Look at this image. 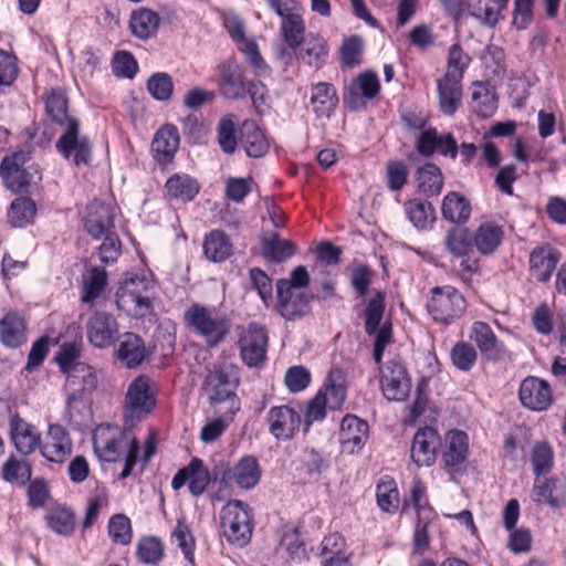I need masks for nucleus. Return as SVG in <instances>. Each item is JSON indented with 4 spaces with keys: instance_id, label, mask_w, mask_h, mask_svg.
<instances>
[{
    "instance_id": "f257e3e1",
    "label": "nucleus",
    "mask_w": 566,
    "mask_h": 566,
    "mask_svg": "<svg viewBox=\"0 0 566 566\" xmlns=\"http://www.w3.org/2000/svg\"><path fill=\"white\" fill-rule=\"evenodd\" d=\"M44 108L51 122L66 130L56 142V150L75 167L90 166L93 144L87 136H80V120L69 114V97L65 88L55 86L44 98Z\"/></svg>"
},
{
    "instance_id": "f03ea898",
    "label": "nucleus",
    "mask_w": 566,
    "mask_h": 566,
    "mask_svg": "<svg viewBox=\"0 0 566 566\" xmlns=\"http://www.w3.org/2000/svg\"><path fill=\"white\" fill-rule=\"evenodd\" d=\"M281 32L296 60L315 70L326 64L329 54L327 41L321 34L310 33L305 36V24L301 15H291L285 23H281Z\"/></svg>"
},
{
    "instance_id": "7ed1b4c3",
    "label": "nucleus",
    "mask_w": 566,
    "mask_h": 566,
    "mask_svg": "<svg viewBox=\"0 0 566 566\" xmlns=\"http://www.w3.org/2000/svg\"><path fill=\"white\" fill-rule=\"evenodd\" d=\"M186 326L195 334L205 338L208 347L220 345L231 331V319L226 314H219L214 308L193 303L185 314Z\"/></svg>"
},
{
    "instance_id": "20e7f679",
    "label": "nucleus",
    "mask_w": 566,
    "mask_h": 566,
    "mask_svg": "<svg viewBox=\"0 0 566 566\" xmlns=\"http://www.w3.org/2000/svg\"><path fill=\"white\" fill-rule=\"evenodd\" d=\"M156 402L155 382L146 375L135 378L125 397V424L133 426L134 422L145 419L155 409Z\"/></svg>"
},
{
    "instance_id": "39448f33",
    "label": "nucleus",
    "mask_w": 566,
    "mask_h": 566,
    "mask_svg": "<svg viewBox=\"0 0 566 566\" xmlns=\"http://www.w3.org/2000/svg\"><path fill=\"white\" fill-rule=\"evenodd\" d=\"M238 386V369L230 364H223L209 370L203 381V390L208 395L210 405L230 401L232 411L239 409L235 396Z\"/></svg>"
},
{
    "instance_id": "423d86ee",
    "label": "nucleus",
    "mask_w": 566,
    "mask_h": 566,
    "mask_svg": "<svg viewBox=\"0 0 566 566\" xmlns=\"http://www.w3.org/2000/svg\"><path fill=\"white\" fill-rule=\"evenodd\" d=\"M221 527L227 539L240 547L247 545L252 535V517L249 505L240 500L228 502L220 513Z\"/></svg>"
},
{
    "instance_id": "0eeeda50",
    "label": "nucleus",
    "mask_w": 566,
    "mask_h": 566,
    "mask_svg": "<svg viewBox=\"0 0 566 566\" xmlns=\"http://www.w3.org/2000/svg\"><path fill=\"white\" fill-rule=\"evenodd\" d=\"M467 302L463 295L453 286H436L427 303L428 313L437 322L449 325L459 319L464 313Z\"/></svg>"
},
{
    "instance_id": "6e6552de",
    "label": "nucleus",
    "mask_w": 566,
    "mask_h": 566,
    "mask_svg": "<svg viewBox=\"0 0 566 566\" xmlns=\"http://www.w3.org/2000/svg\"><path fill=\"white\" fill-rule=\"evenodd\" d=\"M380 82L376 72L367 70L352 80L343 93L344 107L350 113L363 111L367 101H371L380 93Z\"/></svg>"
},
{
    "instance_id": "1a4fd4ad",
    "label": "nucleus",
    "mask_w": 566,
    "mask_h": 566,
    "mask_svg": "<svg viewBox=\"0 0 566 566\" xmlns=\"http://www.w3.org/2000/svg\"><path fill=\"white\" fill-rule=\"evenodd\" d=\"M268 331L259 323H250L240 334V356L248 367H258L266 358Z\"/></svg>"
},
{
    "instance_id": "9d476101",
    "label": "nucleus",
    "mask_w": 566,
    "mask_h": 566,
    "mask_svg": "<svg viewBox=\"0 0 566 566\" xmlns=\"http://www.w3.org/2000/svg\"><path fill=\"white\" fill-rule=\"evenodd\" d=\"M379 381L382 395L389 401H403L409 396L411 379L400 361H387L380 369Z\"/></svg>"
},
{
    "instance_id": "9b49d317",
    "label": "nucleus",
    "mask_w": 566,
    "mask_h": 566,
    "mask_svg": "<svg viewBox=\"0 0 566 566\" xmlns=\"http://www.w3.org/2000/svg\"><path fill=\"white\" fill-rule=\"evenodd\" d=\"M216 480L217 476L210 473L203 461L195 457L186 467L177 471L172 478L171 488L177 491L188 482L190 494L199 497L207 491L208 485Z\"/></svg>"
},
{
    "instance_id": "f8f14e48",
    "label": "nucleus",
    "mask_w": 566,
    "mask_h": 566,
    "mask_svg": "<svg viewBox=\"0 0 566 566\" xmlns=\"http://www.w3.org/2000/svg\"><path fill=\"white\" fill-rule=\"evenodd\" d=\"M416 149L423 157L439 154L455 159L459 154V146L453 134H439L436 127H428L421 132L416 142Z\"/></svg>"
},
{
    "instance_id": "ddd939ff",
    "label": "nucleus",
    "mask_w": 566,
    "mask_h": 566,
    "mask_svg": "<svg viewBox=\"0 0 566 566\" xmlns=\"http://www.w3.org/2000/svg\"><path fill=\"white\" fill-rule=\"evenodd\" d=\"M266 421L269 432L277 440H291L302 424L301 415L285 405L270 408Z\"/></svg>"
},
{
    "instance_id": "4468645a",
    "label": "nucleus",
    "mask_w": 566,
    "mask_h": 566,
    "mask_svg": "<svg viewBox=\"0 0 566 566\" xmlns=\"http://www.w3.org/2000/svg\"><path fill=\"white\" fill-rule=\"evenodd\" d=\"M240 133V148L249 158H263L271 147L265 128H262L254 119H245L238 126Z\"/></svg>"
},
{
    "instance_id": "2eb2a0df",
    "label": "nucleus",
    "mask_w": 566,
    "mask_h": 566,
    "mask_svg": "<svg viewBox=\"0 0 566 566\" xmlns=\"http://www.w3.org/2000/svg\"><path fill=\"white\" fill-rule=\"evenodd\" d=\"M218 90L224 98L239 101L245 97L247 86L244 70L235 62L226 61L218 66Z\"/></svg>"
},
{
    "instance_id": "dca6fc26",
    "label": "nucleus",
    "mask_w": 566,
    "mask_h": 566,
    "mask_svg": "<svg viewBox=\"0 0 566 566\" xmlns=\"http://www.w3.org/2000/svg\"><path fill=\"white\" fill-rule=\"evenodd\" d=\"M22 134L27 136L28 140L21 148L2 158L0 177H11L13 174H18L17 177H32L24 165L31 160L34 151L32 140L38 134V128L35 126L25 127Z\"/></svg>"
},
{
    "instance_id": "f3484780",
    "label": "nucleus",
    "mask_w": 566,
    "mask_h": 566,
    "mask_svg": "<svg viewBox=\"0 0 566 566\" xmlns=\"http://www.w3.org/2000/svg\"><path fill=\"white\" fill-rule=\"evenodd\" d=\"M532 499L537 505H547L553 510L566 506V481L558 478H535Z\"/></svg>"
},
{
    "instance_id": "a211bd4d",
    "label": "nucleus",
    "mask_w": 566,
    "mask_h": 566,
    "mask_svg": "<svg viewBox=\"0 0 566 566\" xmlns=\"http://www.w3.org/2000/svg\"><path fill=\"white\" fill-rule=\"evenodd\" d=\"M137 281L143 283L137 277L125 280L124 285L119 287L116 294V304L127 315L135 318H144L151 313L153 305L148 296L142 295L135 289Z\"/></svg>"
},
{
    "instance_id": "6ab92c4d",
    "label": "nucleus",
    "mask_w": 566,
    "mask_h": 566,
    "mask_svg": "<svg viewBox=\"0 0 566 566\" xmlns=\"http://www.w3.org/2000/svg\"><path fill=\"white\" fill-rule=\"evenodd\" d=\"M518 396L521 403L533 411L546 410L553 401L549 384L534 376L522 380Z\"/></svg>"
},
{
    "instance_id": "aec40b11",
    "label": "nucleus",
    "mask_w": 566,
    "mask_h": 566,
    "mask_svg": "<svg viewBox=\"0 0 566 566\" xmlns=\"http://www.w3.org/2000/svg\"><path fill=\"white\" fill-rule=\"evenodd\" d=\"M441 439L436 429L424 427L417 430L411 444V459L417 467H430L434 463Z\"/></svg>"
},
{
    "instance_id": "412c9836",
    "label": "nucleus",
    "mask_w": 566,
    "mask_h": 566,
    "mask_svg": "<svg viewBox=\"0 0 566 566\" xmlns=\"http://www.w3.org/2000/svg\"><path fill=\"white\" fill-rule=\"evenodd\" d=\"M40 451L48 461L63 463L73 452V442L67 430L57 423L50 424Z\"/></svg>"
},
{
    "instance_id": "4be33fe9",
    "label": "nucleus",
    "mask_w": 566,
    "mask_h": 566,
    "mask_svg": "<svg viewBox=\"0 0 566 566\" xmlns=\"http://www.w3.org/2000/svg\"><path fill=\"white\" fill-rule=\"evenodd\" d=\"M180 145V135L176 125L164 124L154 136L151 142L153 157L161 166V171L170 164Z\"/></svg>"
},
{
    "instance_id": "5701e85b",
    "label": "nucleus",
    "mask_w": 566,
    "mask_h": 566,
    "mask_svg": "<svg viewBox=\"0 0 566 566\" xmlns=\"http://www.w3.org/2000/svg\"><path fill=\"white\" fill-rule=\"evenodd\" d=\"M87 338L98 348H106L114 344L118 333V324L113 315L103 311H95L87 321Z\"/></svg>"
},
{
    "instance_id": "b1692460",
    "label": "nucleus",
    "mask_w": 566,
    "mask_h": 566,
    "mask_svg": "<svg viewBox=\"0 0 566 566\" xmlns=\"http://www.w3.org/2000/svg\"><path fill=\"white\" fill-rule=\"evenodd\" d=\"M560 256V252L548 242L536 245L530 253L531 274L538 282L549 281Z\"/></svg>"
},
{
    "instance_id": "393cba45",
    "label": "nucleus",
    "mask_w": 566,
    "mask_h": 566,
    "mask_svg": "<svg viewBox=\"0 0 566 566\" xmlns=\"http://www.w3.org/2000/svg\"><path fill=\"white\" fill-rule=\"evenodd\" d=\"M28 340V324L22 313L8 311L0 319V342L4 347L18 348Z\"/></svg>"
},
{
    "instance_id": "a878e982",
    "label": "nucleus",
    "mask_w": 566,
    "mask_h": 566,
    "mask_svg": "<svg viewBox=\"0 0 566 566\" xmlns=\"http://www.w3.org/2000/svg\"><path fill=\"white\" fill-rule=\"evenodd\" d=\"M470 338L488 360L499 361L506 356L507 350L504 344L497 339L491 326L485 322L473 323Z\"/></svg>"
},
{
    "instance_id": "bb28decb",
    "label": "nucleus",
    "mask_w": 566,
    "mask_h": 566,
    "mask_svg": "<svg viewBox=\"0 0 566 566\" xmlns=\"http://www.w3.org/2000/svg\"><path fill=\"white\" fill-rule=\"evenodd\" d=\"M369 426L367 421L354 415H346L340 423L339 442L347 453L360 450L368 439Z\"/></svg>"
},
{
    "instance_id": "cd10ccee",
    "label": "nucleus",
    "mask_w": 566,
    "mask_h": 566,
    "mask_svg": "<svg viewBox=\"0 0 566 566\" xmlns=\"http://www.w3.org/2000/svg\"><path fill=\"white\" fill-rule=\"evenodd\" d=\"M468 451V434L461 430L448 431L446 434V446L441 455L446 470L450 473L458 472L467 460Z\"/></svg>"
},
{
    "instance_id": "c85d7f7f",
    "label": "nucleus",
    "mask_w": 566,
    "mask_h": 566,
    "mask_svg": "<svg viewBox=\"0 0 566 566\" xmlns=\"http://www.w3.org/2000/svg\"><path fill=\"white\" fill-rule=\"evenodd\" d=\"M115 356L126 368H137L147 357L144 339L135 333H124L118 338Z\"/></svg>"
},
{
    "instance_id": "c756f323",
    "label": "nucleus",
    "mask_w": 566,
    "mask_h": 566,
    "mask_svg": "<svg viewBox=\"0 0 566 566\" xmlns=\"http://www.w3.org/2000/svg\"><path fill=\"white\" fill-rule=\"evenodd\" d=\"M10 437L18 452L28 455L41 446V436L34 426L14 413L10 419Z\"/></svg>"
},
{
    "instance_id": "7c9ffc66",
    "label": "nucleus",
    "mask_w": 566,
    "mask_h": 566,
    "mask_svg": "<svg viewBox=\"0 0 566 566\" xmlns=\"http://www.w3.org/2000/svg\"><path fill=\"white\" fill-rule=\"evenodd\" d=\"M261 479L260 464L253 455L243 457L232 469L223 472L221 482L228 483L233 480L240 488L250 490Z\"/></svg>"
},
{
    "instance_id": "2f4dec72",
    "label": "nucleus",
    "mask_w": 566,
    "mask_h": 566,
    "mask_svg": "<svg viewBox=\"0 0 566 566\" xmlns=\"http://www.w3.org/2000/svg\"><path fill=\"white\" fill-rule=\"evenodd\" d=\"M311 104L316 118L329 119L339 103L335 85L328 82H318L311 85Z\"/></svg>"
},
{
    "instance_id": "473e14b6",
    "label": "nucleus",
    "mask_w": 566,
    "mask_h": 566,
    "mask_svg": "<svg viewBox=\"0 0 566 566\" xmlns=\"http://www.w3.org/2000/svg\"><path fill=\"white\" fill-rule=\"evenodd\" d=\"M114 216L112 209L101 201H93L87 206L85 229L94 238L101 239L107 233H114Z\"/></svg>"
},
{
    "instance_id": "72a5a7b5",
    "label": "nucleus",
    "mask_w": 566,
    "mask_h": 566,
    "mask_svg": "<svg viewBox=\"0 0 566 566\" xmlns=\"http://www.w3.org/2000/svg\"><path fill=\"white\" fill-rule=\"evenodd\" d=\"M120 433L111 426H99L93 434L94 452L101 461L115 462L119 457L118 436Z\"/></svg>"
},
{
    "instance_id": "f704fd0d",
    "label": "nucleus",
    "mask_w": 566,
    "mask_h": 566,
    "mask_svg": "<svg viewBox=\"0 0 566 566\" xmlns=\"http://www.w3.org/2000/svg\"><path fill=\"white\" fill-rule=\"evenodd\" d=\"M472 101L475 103L473 112L478 117L485 119L494 115L497 109L499 97L495 86L489 80L472 83Z\"/></svg>"
},
{
    "instance_id": "c9c22d12",
    "label": "nucleus",
    "mask_w": 566,
    "mask_h": 566,
    "mask_svg": "<svg viewBox=\"0 0 566 566\" xmlns=\"http://www.w3.org/2000/svg\"><path fill=\"white\" fill-rule=\"evenodd\" d=\"M504 237V231L501 226L493 221L482 222L472 235V245L482 255L493 254L501 245Z\"/></svg>"
},
{
    "instance_id": "e433bc0d",
    "label": "nucleus",
    "mask_w": 566,
    "mask_h": 566,
    "mask_svg": "<svg viewBox=\"0 0 566 566\" xmlns=\"http://www.w3.org/2000/svg\"><path fill=\"white\" fill-rule=\"evenodd\" d=\"M66 375L69 394L90 397L98 387L97 371L87 364L74 366Z\"/></svg>"
},
{
    "instance_id": "4c0bfd02",
    "label": "nucleus",
    "mask_w": 566,
    "mask_h": 566,
    "mask_svg": "<svg viewBox=\"0 0 566 566\" xmlns=\"http://www.w3.org/2000/svg\"><path fill=\"white\" fill-rule=\"evenodd\" d=\"M311 300L312 297L304 292L287 290L277 295L276 307L282 317L294 321L306 314Z\"/></svg>"
},
{
    "instance_id": "58836bf2",
    "label": "nucleus",
    "mask_w": 566,
    "mask_h": 566,
    "mask_svg": "<svg viewBox=\"0 0 566 566\" xmlns=\"http://www.w3.org/2000/svg\"><path fill=\"white\" fill-rule=\"evenodd\" d=\"M92 418L91 400L87 396L69 394L64 419L75 430H82L88 426Z\"/></svg>"
},
{
    "instance_id": "ea45409f",
    "label": "nucleus",
    "mask_w": 566,
    "mask_h": 566,
    "mask_svg": "<svg viewBox=\"0 0 566 566\" xmlns=\"http://www.w3.org/2000/svg\"><path fill=\"white\" fill-rule=\"evenodd\" d=\"M160 24L159 14L148 8L134 10L129 20L132 34L139 40H148L156 35Z\"/></svg>"
},
{
    "instance_id": "a19ab883",
    "label": "nucleus",
    "mask_w": 566,
    "mask_h": 566,
    "mask_svg": "<svg viewBox=\"0 0 566 566\" xmlns=\"http://www.w3.org/2000/svg\"><path fill=\"white\" fill-rule=\"evenodd\" d=\"M471 205L469 200L458 192H449L442 201L441 213L444 220L454 226H464L471 216Z\"/></svg>"
},
{
    "instance_id": "79ce46f5",
    "label": "nucleus",
    "mask_w": 566,
    "mask_h": 566,
    "mask_svg": "<svg viewBox=\"0 0 566 566\" xmlns=\"http://www.w3.org/2000/svg\"><path fill=\"white\" fill-rule=\"evenodd\" d=\"M444 250L453 258L468 256L472 252V234L467 227L452 226L443 239Z\"/></svg>"
},
{
    "instance_id": "37998d69",
    "label": "nucleus",
    "mask_w": 566,
    "mask_h": 566,
    "mask_svg": "<svg viewBox=\"0 0 566 566\" xmlns=\"http://www.w3.org/2000/svg\"><path fill=\"white\" fill-rule=\"evenodd\" d=\"M203 252L213 262H223L231 256L233 244L222 230H212L205 238Z\"/></svg>"
},
{
    "instance_id": "c03bdc74",
    "label": "nucleus",
    "mask_w": 566,
    "mask_h": 566,
    "mask_svg": "<svg viewBox=\"0 0 566 566\" xmlns=\"http://www.w3.org/2000/svg\"><path fill=\"white\" fill-rule=\"evenodd\" d=\"M440 111L453 116L461 106L462 88L460 82H449L444 76L437 81Z\"/></svg>"
},
{
    "instance_id": "a18cd8bd",
    "label": "nucleus",
    "mask_w": 566,
    "mask_h": 566,
    "mask_svg": "<svg viewBox=\"0 0 566 566\" xmlns=\"http://www.w3.org/2000/svg\"><path fill=\"white\" fill-rule=\"evenodd\" d=\"M261 249L266 260L276 263L292 258L296 252L295 243L291 240H282L276 232L262 240Z\"/></svg>"
},
{
    "instance_id": "49530a36",
    "label": "nucleus",
    "mask_w": 566,
    "mask_h": 566,
    "mask_svg": "<svg viewBox=\"0 0 566 566\" xmlns=\"http://www.w3.org/2000/svg\"><path fill=\"white\" fill-rule=\"evenodd\" d=\"M36 214L35 202L27 197L14 199L8 211V221L14 228H23L33 222Z\"/></svg>"
},
{
    "instance_id": "de8ad7c7",
    "label": "nucleus",
    "mask_w": 566,
    "mask_h": 566,
    "mask_svg": "<svg viewBox=\"0 0 566 566\" xmlns=\"http://www.w3.org/2000/svg\"><path fill=\"white\" fill-rule=\"evenodd\" d=\"M470 62L471 56L463 52L460 43H453L448 51V70L443 75L444 80L461 82Z\"/></svg>"
},
{
    "instance_id": "09e8293b",
    "label": "nucleus",
    "mask_w": 566,
    "mask_h": 566,
    "mask_svg": "<svg viewBox=\"0 0 566 566\" xmlns=\"http://www.w3.org/2000/svg\"><path fill=\"white\" fill-rule=\"evenodd\" d=\"M406 212L410 222L419 230L431 228L436 220L434 209L428 201H409L406 205Z\"/></svg>"
},
{
    "instance_id": "8fccbe9b",
    "label": "nucleus",
    "mask_w": 566,
    "mask_h": 566,
    "mask_svg": "<svg viewBox=\"0 0 566 566\" xmlns=\"http://www.w3.org/2000/svg\"><path fill=\"white\" fill-rule=\"evenodd\" d=\"M343 373L340 369H334L328 375V385L323 391L324 399L328 405V409L338 410L342 408L346 399V386L342 382Z\"/></svg>"
},
{
    "instance_id": "3c124183",
    "label": "nucleus",
    "mask_w": 566,
    "mask_h": 566,
    "mask_svg": "<svg viewBox=\"0 0 566 566\" xmlns=\"http://www.w3.org/2000/svg\"><path fill=\"white\" fill-rule=\"evenodd\" d=\"M146 88L155 101L168 102L175 90L172 76L166 72L153 73L146 82Z\"/></svg>"
},
{
    "instance_id": "603ef678",
    "label": "nucleus",
    "mask_w": 566,
    "mask_h": 566,
    "mask_svg": "<svg viewBox=\"0 0 566 566\" xmlns=\"http://www.w3.org/2000/svg\"><path fill=\"white\" fill-rule=\"evenodd\" d=\"M531 462L535 478L549 473L554 467V451L547 441H538L534 444Z\"/></svg>"
},
{
    "instance_id": "864d4df0",
    "label": "nucleus",
    "mask_w": 566,
    "mask_h": 566,
    "mask_svg": "<svg viewBox=\"0 0 566 566\" xmlns=\"http://www.w3.org/2000/svg\"><path fill=\"white\" fill-rule=\"evenodd\" d=\"M489 4L483 0H467L465 14L474 18L483 25L494 28L499 23L502 12L496 6L490 7Z\"/></svg>"
},
{
    "instance_id": "5fc2aeb1",
    "label": "nucleus",
    "mask_w": 566,
    "mask_h": 566,
    "mask_svg": "<svg viewBox=\"0 0 566 566\" xmlns=\"http://www.w3.org/2000/svg\"><path fill=\"white\" fill-rule=\"evenodd\" d=\"M340 65L353 69L363 61L364 41L360 35L353 34L343 40L339 48Z\"/></svg>"
},
{
    "instance_id": "6e6d98bb",
    "label": "nucleus",
    "mask_w": 566,
    "mask_h": 566,
    "mask_svg": "<svg viewBox=\"0 0 566 566\" xmlns=\"http://www.w3.org/2000/svg\"><path fill=\"white\" fill-rule=\"evenodd\" d=\"M107 285V272L104 268L93 266L84 280L82 301L92 303L99 297Z\"/></svg>"
},
{
    "instance_id": "4d7b16f0",
    "label": "nucleus",
    "mask_w": 566,
    "mask_h": 566,
    "mask_svg": "<svg viewBox=\"0 0 566 566\" xmlns=\"http://www.w3.org/2000/svg\"><path fill=\"white\" fill-rule=\"evenodd\" d=\"M218 143L224 154L231 155L240 148V133L233 120L223 117L218 125Z\"/></svg>"
},
{
    "instance_id": "13d9d810",
    "label": "nucleus",
    "mask_w": 566,
    "mask_h": 566,
    "mask_svg": "<svg viewBox=\"0 0 566 566\" xmlns=\"http://www.w3.org/2000/svg\"><path fill=\"white\" fill-rule=\"evenodd\" d=\"M199 184L196 179H167L166 190L170 199L187 202L199 192Z\"/></svg>"
},
{
    "instance_id": "bf43d9fd",
    "label": "nucleus",
    "mask_w": 566,
    "mask_h": 566,
    "mask_svg": "<svg viewBox=\"0 0 566 566\" xmlns=\"http://www.w3.org/2000/svg\"><path fill=\"white\" fill-rule=\"evenodd\" d=\"M137 557L144 564H158L164 557L161 541L155 536L140 538L137 544Z\"/></svg>"
},
{
    "instance_id": "052dcab7",
    "label": "nucleus",
    "mask_w": 566,
    "mask_h": 566,
    "mask_svg": "<svg viewBox=\"0 0 566 566\" xmlns=\"http://www.w3.org/2000/svg\"><path fill=\"white\" fill-rule=\"evenodd\" d=\"M46 521L52 531L60 535H71L75 527V518L72 511L56 507L49 512Z\"/></svg>"
},
{
    "instance_id": "680f3d73",
    "label": "nucleus",
    "mask_w": 566,
    "mask_h": 566,
    "mask_svg": "<svg viewBox=\"0 0 566 566\" xmlns=\"http://www.w3.org/2000/svg\"><path fill=\"white\" fill-rule=\"evenodd\" d=\"M385 312V295L377 292L376 295L369 300L365 310V332L367 335H374L381 322Z\"/></svg>"
},
{
    "instance_id": "e2e57ef3",
    "label": "nucleus",
    "mask_w": 566,
    "mask_h": 566,
    "mask_svg": "<svg viewBox=\"0 0 566 566\" xmlns=\"http://www.w3.org/2000/svg\"><path fill=\"white\" fill-rule=\"evenodd\" d=\"M112 71L116 76L133 80L138 72V62L129 51H117L112 61Z\"/></svg>"
},
{
    "instance_id": "0e129e2a",
    "label": "nucleus",
    "mask_w": 566,
    "mask_h": 566,
    "mask_svg": "<svg viewBox=\"0 0 566 566\" xmlns=\"http://www.w3.org/2000/svg\"><path fill=\"white\" fill-rule=\"evenodd\" d=\"M108 535L116 544H129L133 537L130 520L125 514L112 516L108 522Z\"/></svg>"
},
{
    "instance_id": "69168bd1",
    "label": "nucleus",
    "mask_w": 566,
    "mask_h": 566,
    "mask_svg": "<svg viewBox=\"0 0 566 566\" xmlns=\"http://www.w3.org/2000/svg\"><path fill=\"white\" fill-rule=\"evenodd\" d=\"M505 57L504 49L493 43L485 46L484 54L481 56L485 69L490 70L493 76H501L505 73Z\"/></svg>"
},
{
    "instance_id": "338daca9",
    "label": "nucleus",
    "mask_w": 566,
    "mask_h": 566,
    "mask_svg": "<svg viewBox=\"0 0 566 566\" xmlns=\"http://www.w3.org/2000/svg\"><path fill=\"white\" fill-rule=\"evenodd\" d=\"M377 503L387 513H394L399 506V492L394 480L377 485Z\"/></svg>"
},
{
    "instance_id": "774afa93",
    "label": "nucleus",
    "mask_w": 566,
    "mask_h": 566,
    "mask_svg": "<svg viewBox=\"0 0 566 566\" xmlns=\"http://www.w3.org/2000/svg\"><path fill=\"white\" fill-rule=\"evenodd\" d=\"M450 356L453 365L461 371H469L478 358L475 348L465 342H458L452 347Z\"/></svg>"
}]
</instances>
